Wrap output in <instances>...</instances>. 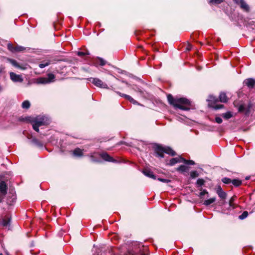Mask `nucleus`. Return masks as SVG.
I'll list each match as a JSON object with an SVG mask.
<instances>
[{
	"mask_svg": "<svg viewBox=\"0 0 255 255\" xmlns=\"http://www.w3.org/2000/svg\"><path fill=\"white\" fill-rule=\"evenodd\" d=\"M167 100L169 103L176 109L178 108L184 111H188L190 109V102L186 98H174L171 95L169 94L167 95Z\"/></svg>",
	"mask_w": 255,
	"mask_h": 255,
	"instance_id": "nucleus-1",
	"label": "nucleus"
},
{
	"mask_svg": "<svg viewBox=\"0 0 255 255\" xmlns=\"http://www.w3.org/2000/svg\"><path fill=\"white\" fill-rule=\"evenodd\" d=\"M30 123L32 125L33 128L37 132H39V127L42 126L49 125L50 120L45 116H38L35 118H33L30 121Z\"/></svg>",
	"mask_w": 255,
	"mask_h": 255,
	"instance_id": "nucleus-2",
	"label": "nucleus"
},
{
	"mask_svg": "<svg viewBox=\"0 0 255 255\" xmlns=\"http://www.w3.org/2000/svg\"><path fill=\"white\" fill-rule=\"evenodd\" d=\"M155 151L156 156L161 158H163L164 157V152L169 155H171L172 156H174L176 154L175 152L171 148L169 147H163L159 145H157L155 146Z\"/></svg>",
	"mask_w": 255,
	"mask_h": 255,
	"instance_id": "nucleus-3",
	"label": "nucleus"
},
{
	"mask_svg": "<svg viewBox=\"0 0 255 255\" xmlns=\"http://www.w3.org/2000/svg\"><path fill=\"white\" fill-rule=\"evenodd\" d=\"M155 151L156 156L161 158H163L164 157V152L169 155H171L172 156H174L176 154L175 152L171 148L169 147H163L159 145H157L155 146Z\"/></svg>",
	"mask_w": 255,
	"mask_h": 255,
	"instance_id": "nucleus-4",
	"label": "nucleus"
},
{
	"mask_svg": "<svg viewBox=\"0 0 255 255\" xmlns=\"http://www.w3.org/2000/svg\"><path fill=\"white\" fill-rule=\"evenodd\" d=\"M88 80L91 82L95 86L104 89H108L107 84L104 83L101 80L97 78H90Z\"/></svg>",
	"mask_w": 255,
	"mask_h": 255,
	"instance_id": "nucleus-5",
	"label": "nucleus"
},
{
	"mask_svg": "<svg viewBox=\"0 0 255 255\" xmlns=\"http://www.w3.org/2000/svg\"><path fill=\"white\" fill-rule=\"evenodd\" d=\"M233 1L236 4L238 5L244 11H250V7L245 0H233Z\"/></svg>",
	"mask_w": 255,
	"mask_h": 255,
	"instance_id": "nucleus-6",
	"label": "nucleus"
},
{
	"mask_svg": "<svg viewBox=\"0 0 255 255\" xmlns=\"http://www.w3.org/2000/svg\"><path fill=\"white\" fill-rule=\"evenodd\" d=\"M7 187L4 181L0 183V196L4 197L7 193Z\"/></svg>",
	"mask_w": 255,
	"mask_h": 255,
	"instance_id": "nucleus-7",
	"label": "nucleus"
},
{
	"mask_svg": "<svg viewBox=\"0 0 255 255\" xmlns=\"http://www.w3.org/2000/svg\"><path fill=\"white\" fill-rule=\"evenodd\" d=\"M9 74H10V79H11V80L12 81H13L14 82H22L23 79L21 78L20 75H17V74H16L15 73H14L13 72H10Z\"/></svg>",
	"mask_w": 255,
	"mask_h": 255,
	"instance_id": "nucleus-8",
	"label": "nucleus"
},
{
	"mask_svg": "<svg viewBox=\"0 0 255 255\" xmlns=\"http://www.w3.org/2000/svg\"><path fill=\"white\" fill-rule=\"evenodd\" d=\"M217 193L220 198L223 200H224L227 197V194L225 192L221 186H219L217 189Z\"/></svg>",
	"mask_w": 255,
	"mask_h": 255,
	"instance_id": "nucleus-9",
	"label": "nucleus"
},
{
	"mask_svg": "<svg viewBox=\"0 0 255 255\" xmlns=\"http://www.w3.org/2000/svg\"><path fill=\"white\" fill-rule=\"evenodd\" d=\"M101 157L105 161L115 162L116 160L107 153H103L100 154Z\"/></svg>",
	"mask_w": 255,
	"mask_h": 255,
	"instance_id": "nucleus-10",
	"label": "nucleus"
},
{
	"mask_svg": "<svg viewBox=\"0 0 255 255\" xmlns=\"http://www.w3.org/2000/svg\"><path fill=\"white\" fill-rule=\"evenodd\" d=\"M182 159L183 157H182L181 156L173 158L170 160L168 164L171 166H173L177 163L182 162Z\"/></svg>",
	"mask_w": 255,
	"mask_h": 255,
	"instance_id": "nucleus-11",
	"label": "nucleus"
},
{
	"mask_svg": "<svg viewBox=\"0 0 255 255\" xmlns=\"http://www.w3.org/2000/svg\"><path fill=\"white\" fill-rule=\"evenodd\" d=\"M244 83L249 88H252L255 84V80L254 79L249 78L245 80Z\"/></svg>",
	"mask_w": 255,
	"mask_h": 255,
	"instance_id": "nucleus-12",
	"label": "nucleus"
},
{
	"mask_svg": "<svg viewBox=\"0 0 255 255\" xmlns=\"http://www.w3.org/2000/svg\"><path fill=\"white\" fill-rule=\"evenodd\" d=\"M73 154L75 156L81 157L83 155V149L76 148L73 150Z\"/></svg>",
	"mask_w": 255,
	"mask_h": 255,
	"instance_id": "nucleus-13",
	"label": "nucleus"
},
{
	"mask_svg": "<svg viewBox=\"0 0 255 255\" xmlns=\"http://www.w3.org/2000/svg\"><path fill=\"white\" fill-rule=\"evenodd\" d=\"M143 173L146 176L149 178L155 179L156 177L153 173L148 169H145L143 171Z\"/></svg>",
	"mask_w": 255,
	"mask_h": 255,
	"instance_id": "nucleus-14",
	"label": "nucleus"
},
{
	"mask_svg": "<svg viewBox=\"0 0 255 255\" xmlns=\"http://www.w3.org/2000/svg\"><path fill=\"white\" fill-rule=\"evenodd\" d=\"M220 101L222 103H226L228 101L226 94L224 92H221L219 97Z\"/></svg>",
	"mask_w": 255,
	"mask_h": 255,
	"instance_id": "nucleus-15",
	"label": "nucleus"
},
{
	"mask_svg": "<svg viewBox=\"0 0 255 255\" xmlns=\"http://www.w3.org/2000/svg\"><path fill=\"white\" fill-rule=\"evenodd\" d=\"M49 81H47V78L41 77L38 78L37 80V83L38 84H48Z\"/></svg>",
	"mask_w": 255,
	"mask_h": 255,
	"instance_id": "nucleus-16",
	"label": "nucleus"
},
{
	"mask_svg": "<svg viewBox=\"0 0 255 255\" xmlns=\"http://www.w3.org/2000/svg\"><path fill=\"white\" fill-rule=\"evenodd\" d=\"M215 201H216L215 197L211 198L209 199L205 200L204 202V205H205L206 206H209L210 204L213 203Z\"/></svg>",
	"mask_w": 255,
	"mask_h": 255,
	"instance_id": "nucleus-17",
	"label": "nucleus"
},
{
	"mask_svg": "<svg viewBox=\"0 0 255 255\" xmlns=\"http://www.w3.org/2000/svg\"><path fill=\"white\" fill-rule=\"evenodd\" d=\"M188 167L184 165H181L179 166L177 169V171H181L182 172H186L188 170Z\"/></svg>",
	"mask_w": 255,
	"mask_h": 255,
	"instance_id": "nucleus-18",
	"label": "nucleus"
},
{
	"mask_svg": "<svg viewBox=\"0 0 255 255\" xmlns=\"http://www.w3.org/2000/svg\"><path fill=\"white\" fill-rule=\"evenodd\" d=\"M231 183L236 187L239 186L242 184V181L239 179H235L232 180Z\"/></svg>",
	"mask_w": 255,
	"mask_h": 255,
	"instance_id": "nucleus-19",
	"label": "nucleus"
},
{
	"mask_svg": "<svg viewBox=\"0 0 255 255\" xmlns=\"http://www.w3.org/2000/svg\"><path fill=\"white\" fill-rule=\"evenodd\" d=\"M232 116V114L231 112H227V113L223 114L222 115L223 117L226 120L230 119Z\"/></svg>",
	"mask_w": 255,
	"mask_h": 255,
	"instance_id": "nucleus-20",
	"label": "nucleus"
},
{
	"mask_svg": "<svg viewBox=\"0 0 255 255\" xmlns=\"http://www.w3.org/2000/svg\"><path fill=\"white\" fill-rule=\"evenodd\" d=\"M30 104L28 101H25L22 104V107L23 109H27L30 107Z\"/></svg>",
	"mask_w": 255,
	"mask_h": 255,
	"instance_id": "nucleus-21",
	"label": "nucleus"
},
{
	"mask_svg": "<svg viewBox=\"0 0 255 255\" xmlns=\"http://www.w3.org/2000/svg\"><path fill=\"white\" fill-rule=\"evenodd\" d=\"M117 93L118 94H119L121 96L125 98L126 99L128 100L130 102H131V100H132V98L129 95L124 94H122L120 92H117Z\"/></svg>",
	"mask_w": 255,
	"mask_h": 255,
	"instance_id": "nucleus-22",
	"label": "nucleus"
},
{
	"mask_svg": "<svg viewBox=\"0 0 255 255\" xmlns=\"http://www.w3.org/2000/svg\"><path fill=\"white\" fill-rule=\"evenodd\" d=\"M182 162H184L186 164L188 165H194L195 164V162L191 160H186L183 158L182 159Z\"/></svg>",
	"mask_w": 255,
	"mask_h": 255,
	"instance_id": "nucleus-23",
	"label": "nucleus"
},
{
	"mask_svg": "<svg viewBox=\"0 0 255 255\" xmlns=\"http://www.w3.org/2000/svg\"><path fill=\"white\" fill-rule=\"evenodd\" d=\"M7 60L10 63H11L13 66L16 67H19L17 62L15 60H13V59H9V58H7Z\"/></svg>",
	"mask_w": 255,
	"mask_h": 255,
	"instance_id": "nucleus-24",
	"label": "nucleus"
},
{
	"mask_svg": "<svg viewBox=\"0 0 255 255\" xmlns=\"http://www.w3.org/2000/svg\"><path fill=\"white\" fill-rule=\"evenodd\" d=\"M25 48L21 46L17 45L15 46V52H20L25 50Z\"/></svg>",
	"mask_w": 255,
	"mask_h": 255,
	"instance_id": "nucleus-25",
	"label": "nucleus"
},
{
	"mask_svg": "<svg viewBox=\"0 0 255 255\" xmlns=\"http://www.w3.org/2000/svg\"><path fill=\"white\" fill-rule=\"evenodd\" d=\"M248 216V212L244 211L241 215L239 216V218L241 220H243L246 218Z\"/></svg>",
	"mask_w": 255,
	"mask_h": 255,
	"instance_id": "nucleus-26",
	"label": "nucleus"
},
{
	"mask_svg": "<svg viewBox=\"0 0 255 255\" xmlns=\"http://www.w3.org/2000/svg\"><path fill=\"white\" fill-rule=\"evenodd\" d=\"M48 83L51 82L55 79V76L53 74H48L47 78Z\"/></svg>",
	"mask_w": 255,
	"mask_h": 255,
	"instance_id": "nucleus-27",
	"label": "nucleus"
},
{
	"mask_svg": "<svg viewBox=\"0 0 255 255\" xmlns=\"http://www.w3.org/2000/svg\"><path fill=\"white\" fill-rule=\"evenodd\" d=\"M208 101L211 103H216L218 101V99L216 97L213 96H210Z\"/></svg>",
	"mask_w": 255,
	"mask_h": 255,
	"instance_id": "nucleus-28",
	"label": "nucleus"
},
{
	"mask_svg": "<svg viewBox=\"0 0 255 255\" xmlns=\"http://www.w3.org/2000/svg\"><path fill=\"white\" fill-rule=\"evenodd\" d=\"M199 176L197 171H192L190 172V176L192 178H195Z\"/></svg>",
	"mask_w": 255,
	"mask_h": 255,
	"instance_id": "nucleus-29",
	"label": "nucleus"
},
{
	"mask_svg": "<svg viewBox=\"0 0 255 255\" xmlns=\"http://www.w3.org/2000/svg\"><path fill=\"white\" fill-rule=\"evenodd\" d=\"M237 198L236 196H233L230 199V201H229V205H230V206L231 207H233V208H235L234 206V204H233V202H234V201L235 200V199Z\"/></svg>",
	"mask_w": 255,
	"mask_h": 255,
	"instance_id": "nucleus-30",
	"label": "nucleus"
},
{
	"mask_svg": "<svg viewBox=\"0 0 255 255\" xmlns=\"http://www.w3.org/2000/svg\"><path fill=\"white\" fill-rule=\"evenodd\" d=\"M222 181L223 183H224L225 184H229V183H231V182H232V180L230 178H229L227 177L223 178L222 179Z\"/></svg>",
	"mask_w": 255,
	"mask_h": 255,
	"instance_id": "nucleus-31",
	"label": "nucleus"
},
{
	"mask_svg": "<svg viewBox=\"0 0 255 255\" xmlns=\"http://www.w3.org/2000/svg\"><path fill=\"white\" fill-rule=\"evenodd\" d=\"M7 48L9 50L12 52H15V47H13L11 43H8L7 44Z\"/></svg>",
	"mask_w": 255,
	"mask_h": 255,
	"instance_id": "nucleus-32",
	"label": "nucleus"
},
{
	"mask_svg": "<svg viewBox=\"0 0 255 255\" xmlns=\"http://www.w3.org/2000/svg\"><path fill=\"white\" fill-rule=\"evenodd\" d=\"M49 62H45V63L39 64V67L40 68H43L45 67L46 66L49 65Z\"/></svg>",
	"mask_w": 255,
	"mask_h": 255,
	"instance_id": "nucleus-33",
	"label": "nucleus"
},
{
	"mask_svg": "<svg viewBox=\"0 0 255 255\" xmlns=\"http://www.w3.org/2000/svg\"><path fill=\"white\" fill-rule=\"evenodd\" d=\"M204 183V180L203 179H198L197 180V184L199 186H202Z\"/></svg>",
	"mask_w": 255,
	"mask_h": 255,
	"instance_id": "nucleus-34",
	"label": "nucleus"
},
{
	"mask_svg": "<svg viewBox=\"0 0 255 255\" xmlns=\"http://www.w3.org/2000/svg\"><path fill=\"white\" fill-rule=\"evenodd\" d=\"M100 62V64L101 66H104L106 64V62L102 58H98Z\"/></svg>",
	"mask_w": 255,
	"mask_h": 255,
	"instance_id": "nucleus-35",
	"label": "nucleus"
},
{
	"mask_svg": "<svg viewBox=\"0 0 255 255\" xmlns=\"http://www.w3.org/2000/svg\"><path fill=\"white\" fill-rule=\"evenodd\" d=\"M158 180L161 182H164V183H168L170 182V180L167 179H164L161 178H158Z\"/></svg>",
	"mask_w": 255,
	"mask_h": 255,
	"instance_id": "nucleus-36",
	"label": "nucleus"
},
{
	"mask_svg": "<svg viewBox=\"0 0 255 255\" xmlns=\"http://www.w3.org/2000/svg\"><path fill=\"white\" fill-rule=\"evenodd\" d=\"M223 0H211L210 2L215 3H221Z\"/></svg>",
	"mask_w": 255,
	"mask_h": 255,
	"instance_id": "nucleus-37",
	"label": "nucleus"
},
{
	"mask_svg": "<svg viewBox=\"0 0 255 255\" xmlns=\"http://www.w3.org/2000/svg\"><path fill=\"white\" fill-rule=\"evenodd\" d=\"M215 121L216 123H217L218 124H221L223 121L222 118L220 117H216L215 119Z\"/></svg>",
	"mask_w": 255,
	"mask_h": 255,
	"instance_id": "nucleus-38",
	"label": "nucleus"
},
{
	"mask_svg": "<svg viewBox=\"0 0 255 255\" xmlns=\"http://www.w3.org/2000/svg\"><path fill=\"white\" fill-rule=\"evenodd\" d=\"M86 54H89V53H85V52H81V51L78 52V53H77V55L79 56H83Z\"/></svg>",
	"mask_w": 255,
	"mask_h": 255,
	"instance_id": "nucleus-39",
	"label": "nucleus"
},
{
	"mask_svg": "<svg viewBox=\"0 0 255 255\" xmlns=\"http://www.w3.org/2000/svg\"><path fill=\"white\" fill-rule=\"evenodd\" d=\"M223 105H217L214 107V109H222L223 107Z\"/></svg>",
	"mask_w": 255,
	"mask_h": 255,
	"instance_id": "nucleus-40",
	"label": "nucleus"
},
{
	"mask_svg": "<svg viewBox=\"0 0 255 255\" xmlns=\"http://www.w3.org/2000/svg\"><path fill=\"white\" fill-rule=\"evenodd\" d=\"M208 192L206 190H204L201 192H200V195L201 196H204V195L208 194Z\"/></svg>",
	"mask_w": 255,
	"mask_h": 255,
	"instance_id": "nucleus-41",
	"label": "nucleus"
},
{
	"mask_svg": "<svg viewBox=\"0 0 255 255\" xmlns=\"http://www.w3.org/2000/svg\"><path fill=\"white\" fill-rule=\"evenodd\" d=\"M4 67L2 65L0 66V74L2 72V71L4 70Z\"/></svg>",
	"mask_w": 255,
	"mask_h": 255,
	"instance_id": "nucleus-42",
	"label": "nucleus"
},
{
	"mask_svg": "<svg viewBox=\"0 0 255 255\" xmlns=\"http://www.w3.org/2000/svg\"><path fill=\"white\" fill-rule=\"evenodd\" d=\"M130 102L134 104H136L137 103V102L135 100H134L133 98H132V100H131Z\"/></svg>",
	"mask_w": 255,
	"mask_h": 255,
	"instance_id": "nucleus-43",
	"label": "nucleus"
},
{
	"mask_svg": "<svg viewBox=\"0 0 255 255\" xmlns=\"http://www.w3.org/2000/svg\"><path fill=\"white\" fill-rule=\"evenodd\" d=\"M2 91V87L0 85V92Z\"/></svg>",
	"mask_w": 255,
	"mask_h": 255,
	"instance_id": "nucleus-44",
	"label": "nucleus"
},
{
	"mask_svg": "<svg viewBox=\"0 0 255 255\" xmlns=\"http://www.w3.org/2000/svg\"><path fill=\"white\" fill-rule=\"evenodd\" d=\"M7 222H5L4 224H3V225L4 226H6L7 225Z\"/></svg>",
	"mask_w": 255,
	"mask_h": 255,
	"instance_id": "nucleus-45",
	"label": "nucleus"
},
{
	"mask_svg": "<svg viewBox=\"0 0 255 255\" xmlns=\"http://www.w3.org/2000/svg\"><path fill=\"white\" fill-rule=\"evenodd\" d=\"M241 108H242V107L241 106V107H240V110H241Z\"/></svg>",
	"mask_w": 255,
	"mask_h": 255,
	"instance_id": "nucleus-46",
	"label": "nucleus"
},
{
	"mask_svg": "<svg viewBox=\"0 0 255 255\" xmlns=\"http://www.w3.org/2000/svg\"><path fill=\"white\" fill-rule=\"evenodd\" d=\"M0 255H2V254H0Z\"/></svg>",
	"mask_w": 255,
	"mask_h": 255,
	"instance_id": "nucleus-47",
	"label": "nucleus"
}]
</instances>
